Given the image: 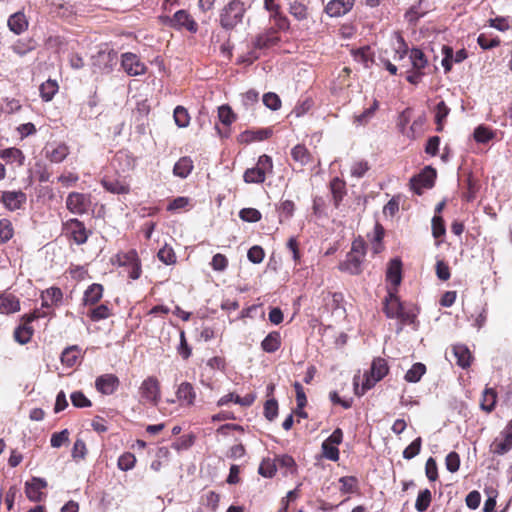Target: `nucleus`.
<instances>
[{
    "label": "nucleus",
    "instance_id": "obj_1",
    "mask_svg": "<svg viewBox=\"0 0 512 512\" xmlns=\"http://www.w3.org/2000/svg\"><path fill=\"white\" fill-rule=\"evenodd\" d=\"M245 12L244 2L240 0L230 1L220 14L221 26L226 30L233 29L242 22Z\"/></svg>",
    "mask_w": 512,
    "mask_h": 512
},
{
    "label": "nucleus",
    "instance_id": "obj_2",
    "mask_svg": "<svg viewBox=\"0 0 512 512\" xmlns=\"http://www.w3.org/2000/svg\"><path fill=\"white\" fill-rule=\"evenodd\" d=\"M278 41L279 37L275 28L271 27L265 30L255 38L253 42L254 49L248 52L246 55L242 56L241 61L247 64H252L259 58L257 50L269 48L273 45H276Z\"/></svg>",
    "mask_w": 512,
    "mask_h": 512
},
{
    "label": "nucleus",
    "instance_id": "obj_3",
    "mask_svg": "<svg viewBox=\"0 0 512 512\" xmlns=\"http://www.w3.org/2000/svg\"><path fill=\"white\" fill-rule=\"evenodd\" d=\"M160 22L175 30L185 29L191 33L198 30V25L186 10H178L173 16L162 15L159 17Z\"/></svg>",
    "mask_w": 512,
    "mask_h": 512
},
{
    "label": "nucleus",
    "instance_id": "obj_4",
    "mask_svg": "<svg viewBox=\"0 0 512 512\" xmlns=\"http://www.w3.org/2000/svg\"><path fill=\"white\" fill-rule=\"evenodd\" d=\"M121 267H125L129 277L136 280L141 275V262L136 250L132 249L127 252H119L115 256V262Z\"/></svg>",
    "mask_w": 512,
    "mask_h": 512
},
{
    "label": "nucleus",
    "instance_id": "obj_5",
    "mask_svg": "<svg viewBox=\"0 0 512 512\" xmlns=\"http://www.w3.org/2000/svg\"><path fill=\"white\" fill-rule=\"evenodd\" d=\"M139 395L141 403H150L157 406L160 398V385L159 381L154 376H149L141 383L139 387Z\"/></svg>",
    "mask_w": 512,
    "mask_h": 512
},
{
    "label": "nucleus",
    "instance_id": "obj_6",
    "mask_svg": "<svg viewBox=\"0 0 512 512\" xmlns=\"http://www.w3.org/2000/svg\"><path fill=\"white\" fill-rule=\"evenodd\" d=\"M67 209L76 215L87 213L91 207L90 195L78 192H71L66 198Z\"/></svg>",
    "mask_w": 512,
    "mask_h": 512
},
{
    "label": "nucleus",
    "instance_id": "obj_7",
    "mask_svg": "<svg viewBox=\"0 0 512 512\" xmlns=\"http://www.w3.org/2000/svg\"><path fill=\"white\" fill-rule=\"evenodd\" d=\"M436 179V170L432 167H425L421 173L410 180L411 189L418 195L422 194L423 189L432 188Z\"/></svg>",
    "mask_w": 512,
    "mask_h": 512
},
{
    "label": "nucleus",
    "instance_id": "obj_8",
    "mask_svg": "<svg viewBox=\"0 0 512 512\" xmlns=\"http://www.w3.org/2000/svg\"><path fill=\"white\" fill-rule=\"evenodd\" d=\"M121 66L129 76H139L146 72V66L133 53H124L121 59Z\"/></svg>",
    "mask_w": 512,
    "mask_h": 512
},
{
    "label": "nucleus",
    "instance_id": "obj_9",
    "mask_svg": "<svg viewBox=\"0 0 512 512\" xmlns=\"http://www.w3.org/2000/svg\"><path fill=\"white\" fill-rule=\"evenodd\" d=\"M26 194L22 191H4L1 195V202L10 211L20 209L26 203Z\"/></svg>",
    "mask_w": 512,
    "mask_h": 512
},
{
    "label": "nucleus",
    "instance_id": "obj_10",
    "mask_svg": "<svg viewBox=\"0 0 512 512\" xmlns=\"http://www.w3.org/2000/svg\"><path fill=\"white\" fill-rule=\"evenodd\" d=\"M47 482L43 478L33 477L25 484V493L27 498L33 502H40L43 498L42 490L46 488Z\"/></svg>",
    "mask_w": 512,
    "mask_h": 512
},
{
    "label": "nucleus",
    "instance_id": "obj_11",
    "mask_svg": "<svg viewBox=\"0 0 512 512\" xmlns=\"http://www.w3.org/2000/svg\"><path fill=\"white\" fill-rule=\"evenodd\" d=\"M66 230L70 233L74 242L78 245L84 244L88 239V232L84 224L78 219H70L65 223Z\"/></svg>",
    "mask_w": 512,
    "mask_h": 512
},
{
    "label": "nucleus",
    "instance_id": "obj_12",
    "mask_svg": "<svg viewBox=\"0 0 512 512\" xmlns=\"http://www.w3.org/2000/svg\"><path fill=\"white\" fill-rule=\"evenodd\" d=\"M119 386V379L114 374H104L96 378L95 387L104 395L113 394Z\"/></svg>",
    "mask_w": 512,
    "mask_h": 512
},
{
    "label": "nucleus",
    "instance_id": "obj_13",
    "mask_svg": "<svg viewBox=\"0 0 512 512\" xmlns=\"http://www.w3.org/2000/svg\"><path fill=\"white\" fill-rule=\"evenodd\" d=\"M384 311L388 318H396L404 315V307L396 295V291L389 289L385 299Z\"/></svg>",
    "mask_w": 512,
    "mask_h": 512
},
{
    "label": "nucleus",
    "instance_id": "obj_14",
    "mask_svg": "<svg viewBox=\"0 0 512 512\" xmlns=\"http://www.w3.org/2000/svg\"><path fill=\"white\" fill-rule=\"evenodd\" d=\"M354 5V0H331L325 7L330 17H340L348 13Z\"/></svg>",
    "mask_w": 512,
    "mask_h": 512
},
{
    "label": "nucleus",
    "instance_id": "obj_15",
    "mask_svg": "<svg viewBox=\"0 0 512 512\" xmlns=\"http://www.w3.org/2000/svg\"><path fill=\"white\" fill-rule=\"evenodd\" d=\"M503 439L494 442L493 452L498 455H504L512 449V420L502 431Z\"/></svg>",
    "mask_w": 512,
    "mask_h": 512
},
{
    "label": "nucleus",
    "instance_id": "obj_16",
    "mask_svg": "<svg viewBox=\"0 0 512 512\" xmlns=\"http://www.w3.org/2000/svg\"><path fill=\"white\" fill-rule=\"evenodd\" d=\"M69 154V148L64 143L50 144L45 148L46 158L53 163H61Z\"/></svg>",
    "mask_w": 512,
    "mask_h": 512
},
{
    "label": "nucleus",
    "instance_id": "obj_17",
    "mask_svg": "<svg viewBox=\"0 0 512 512\" xmlns=\"http://www.w3.org/2000/svg\"><path fill=\"white\" fill-rule=\"evenodd\" d=\"M363 261L364 257H359V254L348 253L345 261L340 264L339 268L349 274L358 275L362 272Z\"/></svg>",
    "mask_w": 512,
    "mask_h": 512
},
{
    "label": "nucleus",
    "instance_id": "obj_18",
    "mask_svg": "<svg viewBox=\"0 0 512 512\" xmlns=\"http://www.w3.org/2000/svg\"><path fill=\"white\" fill-rule=\"evenodd\" d=\"M42 308L58 306L63 299V293L58 287H50L41 293Z\"/></svg>",
    "mask_w": 512,
    "mask_h": 512
},
{
    "label": "nucleus",
    "instance_id": "obj_19",
    "mask_svg": "<svg viewBox=\"0 0 512 512\" xmlns=\"http://www.w3.org/2000/svg\"><path fill=\"white\" fill-rule=\"evenodd\" d=\"M452 352L456 358V364L463 369L470 367L472 362V354L469 348L463 344H456L452 347Z\"/></svg>",
    "mask_w": 512,
    "mask_h": 512
},
{
    "label": "nucleus",
    "instance_id": "obj_20",
    "mask_svg": "<svg viewBox=\"0 0 512 512\" xmlns=\"http://www.w3.org/2000/svg\"><path fill=\"white\" fill-rule=\"evenodd\" d=\"M386 279L394 286L393 290L396 291L397 286L402 280V263L400 259L394 258L390 261L387 268Z\"/></svg>",
    "mask_w": 512,
    "mask_h": 512
},
{
    "label": "nucleus",
    "instance_id": "obj_21",
    "mask_svg": "<svg viewBox=\"0 0 512 512\" xmlns=\"http://www.w3.org/2000/svg\"><path fill=\"white\" fill-rule=\"evenodd\" d=\"M113 165L121 172H127L135 166V159L128 151L121 150L115 154Z\"/></svg>",
    "mask_w": 512,
    "mask_h": 512
},
{
    "label": "nucleus",
    "instance_id": "obj_22",
    "mask_svg": "<svg viewBox=\"0 0 512 512\" xmlns=\"http://www.w3.org/2000/svg\"><path fill=\"white\" fill-rule=\"evenodd\" d=\"M272 135V130L269 128L258 129L256 131H244L239 135L240 143H251L255 141H262L268 139Z\"/></svg>",
    "mask_w": 512,
    "mask_h": 512
},
{
    "label": "nucleus",
    "instance_id": "obj_23",
    "mask_svg": "<svg viewBox=\"0 0 512 512\" xmlns=\"http://www.w3.org/2000/svg\"><path fill=\"white\" fill-rule=\"evenodd\" d=\"M409 61L412 70L424 72V69L428 66V59L419 48H412L409 51Z\"/></svg>",
    "mask_w": 512,
    "mask_h": 512
},
{
    "label": "nucleus",
    "instance_id": "obj_24",
    "mask_svg": "<svg viewBox=\"0 0 512 512\" xmlns=\"http://www.w3.org/2000/svg\"><path fill=\"white\" fill-rule=\"evenodd\" d=\"M20 310L18 298L12 294L0 295V313H15Z\"/></svg>",
    "mask_w": 512,
    "mask_h": 512
},
{
    "label": "nucleus",
    "instance_id": "obj_25",
    "mask_svg": "<svg viewBox=\"0 0 512 512\" xmlns=\"http://www.w3.org/2000/svg\"><path fill=\"white\" fill-rule=\"evenodd\" d=\"M496 403L497 392L493 388L486 387L482 392L480 408L487 413H491L494 410Z\"/></svg>",
    "mask_w": 512,
    "mask_h": 512
},
{
    "label": "nucleus",
    "instance_id": "obj_26",
    "mask_svg": "<svg viewBox=\"0 0 512 512\" xmlns=\"http://www.w3.org/2000/svg\"><path fill=\"white\" fill-rule=\"evenodd\" d=\"M176 396L179 401L185 402L186 405H193L196 393L193 386L189 382H183L179 385Z\"/></svg>",
    "mask_w": 512,
    "mask_h": 512
},
{
    "label": "nucleus",
    "instance_id": "obj_27",
    "mask_svg": "<svg viewBox=\"0 0 512 512\" xmlns=\"http://www.w3.org/2000/svg\"><path fill=\"white\" fill-rule=\"evenodd\" d=\"M101 183L105 190L113 194H128L130 191L129 185L118 179H103Z\"/></svg>",
    "mask_w": 512,
    "mask_h": 512
},
{
    "label": "nucleus",
    "instance_id": "obj_28",
    "mask_svg": "<svg viewBox=\"0 0 512 512\" xmlns=\"http://www.w3.org/2000/svg\"><path fill=\"white\" fill-rule=\"evenodd\" d=\"M102 295V285L94 283L90 285L84 292L83 303L84 305H94L102 298Z\"/></svg>",
    "mask_w": 512,
    "mask_h": 512
},
{
    "label": "nucleus",
    "instance_id": "obj_29",
    "mask_svg": "<svg viewBox=\"0 0 512 512\" xmlns=\"http://www.w3.org/2000/svg\"><path fill=\"white\" fill-rule=\"evenodd\" d=\"M8 26L15 34H21L27 29L28 22L23 13L17 12L9 17Z\"/></svg>",
    "mask_w": 512,
    "mask_h": 512
},
{
    "label": "nucleus",
    "instance_id": "obj_30",
    "mask_svg": "<svg viewBox=\"0 0 512 512\" xmlns=\"http://www.w3.org/2000/svg\"><path fill=\"white\" fill-rule=\"evenodd\" d=\"M281 346V337L279 332H270L261 342V348L267 353L277 351Z\"/></svg>",
    "mask_w": 512,
    "mask_h": 512
},
{
    "label": "nucleus",
    "instance_id": "obj_31",
    "mask_svg": "<svg viewBox=\"0 0 512 512\" xmlns=\"http://www.w3.org/2000/svg\"><path fill=\"white\" fill-rule=\"evenodd\" d=\"M193 169V161L189 157L180 158L174 165L173 174L180 178H186Z\"/></svg>",
    "mask_w": 512,
    "mask_h": 512
},
{
    "label": "nucleus",
    "instance_id": "obj_32",
    "mask_svg": "<svg viewBox=\"0 0 512 512\" xmlns=\"http://www.w3.org/2000/svg\"><path fill=\"white\" fill-rule=\"evenodd\" d=\"M289 13L300 22L306 21L309 16L308 8L307 6L299 1L294 0L289 5Z\"/></svg>",
    "mask_w": 512,
    "mask_h": 512
},
{
    "label": "nucleus",
    "instance_id": "obj_33",
    "mask_svg": "<svg viewBox=\"0 0 512 512\" xmlns=\"http://www.w3.org/2000/svg\"><path fill=\"white\" fill-rule=\"evenodd\" d=\"M58 88V84L55 80L48 79L40 85L39 91L41 98L46 102L51 101L57 93Z\"/></svg>",
    "mask_w": 512,
    "mask_h": 512
},
{
    "label": "nucleus",
    "instance_id": "obj_34",
    "mask_svg": "<svg viewBox=\"0 0 512 512\" xmlns=\"http://www.w3.org/2000/svg\"><path fill=\"white\" fill-rule=\"evenodd\" d=\"M426 372V366L423 363H415L412 367L406 372L404 379L409 383H417L420 381L422 376Z\"/></svg>",
    "mask_w": 512,
    "mask_h": 512
},
{
    "label": "nucleus",
    "instance_id": "obj_35",
    "mask_svg": "<svg viewBox=\"0 0 512 512\" xmlns=\"http://www.w3.org/2000/svg\"><path fill=\"white\" fill-rule=\"evenodd\" d=\"M80 355V350L78 346H70L67 347L61 354V362L62 364L72 367L76 364Z\"/></svg>",
    "mask_w": 512,
    "mask_h": 512
},
{
    "label": "nucleus",
    "instance_id": "obj_36",
    "mask_svg": "<svg viewBox=\"0 0 512 512\" xmlns=\"http://www.w3.org/2000/svg\"><path fill=\"white\" fill-rule=\"evenodd\" d=\"M1 158L6 162L17 163L18 165H22L24 162V155L17 148L4 149L1 151Z\"/></svg>",
    "mask_w": 512,
    "mask_h": 512
},
{
    "label": "nucleus",
    "instance_id": "obj_37",
    "mask_svg": "<svg viewBox=\"0 0 512 512\" xmlns=\"http://www.w3.org/2000/svg\"><path fill=\"white\" fill-rule=\"evenodd\" d=\"M378 381L379 380H376V378L373 377L370 373L369 375H365V380L362 382V386L360 388L358 383V377L355 376L353 382L355 394L358 396L364 395L365 392L371 389Z\"/></svg>",
    "mask_w": 512,
    "mask_h": 512
},
{
    "label": "nucleus",
    "instance_id": "obj_38",
    "mask_svg": "<svg viewBox=\"0 0 512 512\" xmlns=\"http://www.w3.org/2000/svg\"><path fill=\"white\" fill-rule=\"evenodd\" d=\"M370 373L376 380H381L388 373V366L384 359L377 358L373 360Z\"/></svg>",
    "mask_w": 512,
    "mask_h": 512
},
{
    "label": "nucleus",
    "instance_id": "obj_39",
    "mask_svg": "<svg viewBox=\"0 0 512 512\" xmlns=\"http://www.w3.org/2000/svg\"><path fill=\"white\" fill-rule=\"evenodd\" d=\"M291 156L295 162H298L301 166H304L310 161V154L307 148L303 145H296L291 150Z\"/></svg>",
    "mask_w": 512,
    "mask_h": 512
},
{
    "label": "nucleus",
    "instance_id": "obj_40",
    "mask_svg": "<svg viewBox=\"0 0 512 512\" xmlns=\"http://www.w3.org/2000/svg\"><path fill=\"white\" fill-rule=\"evenodd\" d=\"M432 500V494L429 489L421 490L417 496L416 502H415V509L418 512H424L428 509L430 506Z\"/></svg>",
    "mask_w": 512,
    "mask_h": 512
},
{
    "label": "nucleus",
    "instance_id": "obj_41",
    "mask_svg": "<svg viewBox=\"0 0 512 512\" xmlns=\"http://www.w3.org/2000/svg\"><path fill=\"white\" fill-rule=\"evenodd\" d=\"M173 118L179 128H186L190 123V115L186 108L177 106L174 109Z\"/></svg>",
    "mask_w": 512,
    "mask_h": 512
},
{
    "label": "nucleus",
    "instance_id": "obj_42",
    "mask_svg": "<svg viewBox=\"0 0 512 512\" xmlns=\"http://www.w3.org/2000/svg\"><path fill=\"white\" fill-rule=\"evenodd\" d=\"M422 446V438L417 437L415 440H413L403 451L402 455L403 458L406 460H411L414 457H416L420 451Z\"/></svg>",
    "mask_w": 512,
    "mask_h": 512
},
{
    "label": "nucleus",
    "instance_id": "obj_43",
    "mask_svg": "<svg viewBox=\"0 0 512 512\" xmlns=\"http://www.w3.org/2000/svg\"><path fill=\"white\" fill-rule=\"evenodd\" d=\"M277 470V464L275 460L264 459L258 469V472L261 476L266 478H271L275 475Z\"/></svg>",
    "mask_w": 512,
    "mask_h": 512
},
{
    "label": "nucleus",
    "instance_id": "obj_44",
    "mask_svg": "<svg viewBox=\"0 0 512 512\" xmlns=\"http://www.w3.org/2000/svg\"><path fill=\"white\" fill-rule=\"evenodd\" d=\"M450 112L444 101H440L436 106L435 120L437 123V131H442L443 121L446 119Z\"/></svg>",
    "mask_w": 512,
    "mask_h": 512
},
{
    "label": "nucleus",
    "instance_id": "obj_45",
    "mask_svg": "<svg viewBox=\"0 0 512 512\" xmlns=\"http://www.w3.org/2000/svg\"><path fill=\"white\" fill-rule=\"evenodd\" d=\"M157 256H158V259L166 265H171L176 262V254H175L173 248L168 245H164L158 251Z\"/></svg>",
    "mask_w": 512,
    "mask_h": 512
},
{
    "label": "nucleus",
    "instance_id": "obj_46",
    "mask_svg": "<svg viewBox=\"0 0 512 512\" xmlns=\"http://www.w3.org/2000/svg\"><path fill=\"white\" fill-rule=\"evenodd\" d=\"M33 334V330L28 326H19L14 331V339L19 344H26L30 341Z\"/></svg>",
    "mask_w": 512,
    "mask_h": 512
},
{
    "label": "nucleus",
    "instance_id": "obj_47",
    "mask_svg": "<svg viewBox=\"0 0 512 512\" xmlns=\"http://www.w3.org/2000/svg\"><path fill=\"white\" fill-rule=\"evenodd\" d=\"M266 175L257 167L247 169L244 173V181L246 183H263Z\"/></svg>",
    "mask_w": 512,
    "mask_h": 512
},
{
    "label": "nucleus",
    "instance_id": "obj_48",
    "mask_svg": "<svg viewBox=\"0 0 512 512\" xmlns=\"http://www.w3.org/2000/svg\"><path fill=\"white\" fill-rule=\"evenodd\" d=\"M14 234L12 223L8 219H0V243L8 242Z\"/></svg>",
    "mask_w": 512,
    "mask_h": 512
},
{
    "label": "nucleus",
    "instance_id": "obj_49",
    "mask_svg": "<svg viewBox=\"0 0 512 512\" xmlns=\"http://www.w3.org/2000/svg\"><path fill=\"white\" fill-rule=\"evenodd\" d=\"M218 117L221 123L226 126L231 125L236 119V115L228 105H222L218 108Z\"/></svg>",
    "mask_w": 512,
    "mask_h": 512
},
{
    "label": "nucleus",
    "instance_id": "obj_50",
    "mask_svg": "<svg viewBox=\"0 0 512 512\" xmlns=\"http://www.w3.org/2000/svg\"><path fill=\"white\" fill-rule=\"evenodd\" d=\"M494 137L492 130L485 126H478L474 131V139L478 143H487Z\"/></svg>",
    "mask_w": 512,
    "mask_h": 512
},
{
    "label": "nucleus",
    "instance_id": "obj_51",
    "mask_svg": "<svg viewBox=\"0 0 512 512\" xmlns=\"http://www.w3.org/2000/svg\"><path fill=\"white\" fill-rule=\"evenodd\" d=\"M111 311L107 305L101 304L90 311L89 317L92 321H100L110 317Z\"/></svg>",
    "mask_w": 512,
    "mask_h": 512
},
{
    "label": "nucleus",
    "instance_id": "obj_52",
    "mask_svg": "<svg viewBox=\"0 0 512 512\" xmlns=\"http://www.w3.org/2000/svg\"><path fill=\"white\" fill-rule=\"evenodd\" d=\"M136 463V457L130 452L122 454L118 459V468L122 471L131 470Z\"/></svg>",
    "mask_w": 512,
    "mask_h": 512
},
{
    "label": "nucleus",
    "instance_id": "obj_53",
    "mask_svg": "<svg viewBox=\"0 0 512 512\" xmlns=\"http://www.w3.org/2000/svg\"><path fill=\"white\" fill-rule=\"evenodd\" d=\"M239 217L245 222L254 223L261 219V213L255 208H243L239 212Z\"/></svg>",
    "mask_w": 512,
    "mask_h": 512
},
{
    "label": "nucleus",
    "instance_id": "obj_54",
    "mask_svg": "<svg viewBox=\"0 0 512 512\" xmlns=\"http://www.w3.org/2000/svg\"><path fill=\"white\" fill-rule=\"evenodd\" d=\"M270 20L274 22L279 30H287L289 28V20L280 12V9L270 13Z\"/></svg>",
    "mask_w": 512,
    "mask_h": 512
},
{
    "label": "nucleus",
    "instance_id": "obj_55",
    "mask_svg": "<svg viewBox=\"0 0 512 512\" xmlns=\"http://www.w3.org/2000/svg\"><path fill=\"white\" fill-rule=\"evenodd\" d=\"M278 415V403L272 398L268 399L264 404V416L267 420L273 421Z\"/></svg>",
    "mask_w": 512,
    "mask_h": 512
},
{
    "label": "nucleus",
    "instance_id": "obj_56",
    "mask_svg": "<svg viewBox=\"0 0 512 512\" xmlns=\"http://www.w3.org/2000/svg\"><path fill=\"white\" fill-rule=\"evenodd\" d=\"M322 454L323 456L331 461H337L339 459V450L337 446L332 445L329 441L322 443Z\"/></svg>",
    "mask_w": 512,
    "mask_h": 512
},
{
    "label": "nucleus",
    "instance_id": "obj_57",
    "mask_svg": "<svg viewBox=\"0 0 512 512\" xmlns=\"http://www.w3.org/2000/svg\"><path fill=\"white\" fill-rule=\"evenodd\" d=\"M263 104L267 108L276 111L281 107V100L277 94L268 92L263 95Z\"/></svg>",
    "mask_w": 512,
    "mask_h": 512
},
{
    "label": "nucleus",
    "instance_id": "obj_58",
    "mask_svg": "<svg viewBox=\"0 0 512 512\" xmlns=\"http://www.w3.org/2000/svg\"><path fill=\"white\" fill-rule=\"evenodd\" d=\"M445 465L449 472L455 473L460 467V457L458 453L452 451L445 458Z\"/></svg>",
    "mask_w": 512,
    "mask_h": 512
},
{
    "label": "nucleus",
    "instance_id": "obj_59",
    "mask_svg": "<svg viewBox=\"0 0 512 512\" xmlns=\"http://www.w3.org/2000/svg\"><path fill=\"white\" fill-rule=\"evenodd\" d=\"M341 484L340 491L343 493H353L356 489L357 479L353 476H344L339 479Z\"/></svg>",
    "mask_w": 512,
    "mask_h": 512
},
{
    "label": "nucleus",
    "instance_id": "obj_60",
    "mask_svg": "<svg viewBox=\"0 0 512 512\" xmlns=\"http://www.w3.org/2000/svg\"><path fill=\"white\" fill-rule=\"evenodd\" d=\"M73 406L77 408L90 407L91 401L81 392L75 391L70 396Z\"/></svg>",
    "mask_w": 512,
    "mask_h": 512
},
{
    "label": "nucleus",
    "instance_id": "obj_61",
    "mask_svg": "<svg viewBox=\"0 0 512 512\" xmlns=\"http://www.w3.org/2000/svg\"><path fill=\"white\" fill-rule=\"evenodd\" d=\"M69 441V431L67 429H64L60 432H56L52 434L50 443L53 448H59L64 443Z\"/></svg>",
    "mask_w": 512,
    "mask_h": 512
},
{
    "label": "nucleus",
    "instance_id": "obj_62",
    "mask_svg": "<svg viewBox=\"0 0 512 512\" xmlns=\"http://www.w3.org/2000/svg\"><path fill=\"white\" fill-rule=\"evenodd\" d=\"M368 170V162L361 160L356 161L351 165L350 173L353 177L362 178Z\"/></svg>",
    "mask_w": 512,
    "mask_h": 512
},
{
    "label": "nucleus",
    "instance_id": "obj_63",
    "mask_svg": "<svg viewBox=\"0 0 512 512\" xmlns=\"http://www.w3.org/2000/svg\"><path fill=\"white\" fill-rule=\"evenodd\" d=\"M354 58L356 61L362 63L366 68H368L370 66V63L372 62L370 48L362 47L358 49L354 53Z\"/></svg>",
    "mask_w": 512,
    "mask_h": 512
},
{
    "label": "nucleus",
    "instance_id": "obj_64",
    "mask_svg": "<svg viewBox=\"0 0 512 512\" xmlns=\"http://www.w3.org/2000/svg\"><path fill=\"white\" fill-rule=\"evenodd\" d=\"M444 220L440 215H434L432 218V234L435 238H439L445 234Z\"/></svg>",
    "mask_w": 512,
    "mask_h": 512
}]
</instances>
